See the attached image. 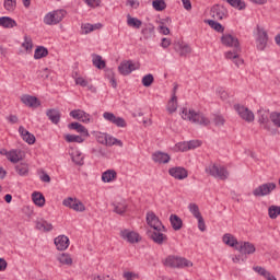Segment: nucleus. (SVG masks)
I'll return each instance as SVG.
<instances>
[{
  "instance_id": "f257e3e1",
  "label": "nucleus",
  "mask_w": 280,
  "mask_h": 280,
  "mask_svg": "<svg viewBox=\"0 0 280 280\" xmlns=\"http://www.w3.org/2000/svg\"><path fill=\"white\" fill-rule=\"evenodd\" d=\"M221 43L225 47H233V50H229L225 52L226 60H233L236 67H241V65H244V59L240 58L242 47L240 46V39H237V37L231 34H223L221 37Z\"/></svg>"
},
{
  "instance_id": "f03ea898",
  "label": "nucleus",
  "mask_w": 280,
  "mask_h": 280,
  "mask_svg": "<svg viewBox=\"0 0 280 280\" xmlns=\"http://www.w3.org/2000/svg\"><path fill=\"white\" fill-rule=\"evenodd\" d=\"M180 117L185 121H190L191 124H197L198 126H209V124H211V120H209L205 114L194 109L183 108Z\"/></svg>"
},
{
  "instance_id": "7ed1b4c3",
  "label": "nucleus",
  "mask_w": 280,
  "mask_h": 280,
  "mask_svg": "<svg viewBox=\"0 0 280 280\" xmlns=\"http://www.w3.org/2000/svg\"><path fill=\"white\" fill-rule=\"evenodd\" d=\"M163 264L166 266V268H191V266H194L191 260H187V258H182L178 256H167L163 260Z\"/></svg>"
},
{
  "instance_id": "20e7f679",
  "label": "nucleus",
  "mask_w": 280,
  "mask_h": 280,
  "mask_svg": "<svg viewBox=\"0 0 280 280\" xmlns=\"http://www.w3.org/2000/svg\"><path fill=\"white\" fill-rule=\"evenodd\" d=\"M275 189H277L276 183H265L253 190V196L264 198L265 196H270Z\"/></svg>"
},
{
  "instance_id": "39448f33",
  "label": "nucleus",
  "mask_w": 280,
  "mask_h": 280,
  "mask_svg": "<svg viewBox=\"0 0 280 280\" xmlns=\"http://www.w3.org/2000/svg\"><path fill=\"white\" fill-rule=\"evenodd\" d=\"M164 233H167V228L148 231L150 240H152V242L159 246H163V244L167 242V235Z\"/></svg>"
},
{
  "instance_id": "423d86ee",
  "label": "nucleus",
  "mask_w": 280,
  "mask_h": 280,
  "mask_svg": "<svg viewBox=\"0 0 280 280\" xmlns=\"http://www.w3.org/2000/svg\"><path fill=\"white\" fill-rule=\"evenodd\" d=\"M256 31V47L259 51H264L268 45V32L259 25H257Z\"/></svg>"
},
{
  "instance_id": "0eeeda50",
  "label": "nucleus",
  "mask_w": 280,
  "mask_h": 280,
  "mask_svg": "<svg viewBox=\"0 0 280 280\" xmlns=\"http://www.w3.org/2000/svg\"><path fill=\"white\" fill-rule=\"evenodd\" d=\"M65 14H67V11L65 10H57L49 12L44 18V23L46 25H58L62 19H65Z\"/></svg>"
},
{
  "instance_id": "6e6552de",
  "label": "nucleus",
  "mask_w": 280,
  "mask_h": 280,
  "mask_svg": "<svg viewBox=\"0 0 280 280\" xmlns=\"http://www.w3.org/2000/svg\"><path fill=\"white\" fill-rule=\"evenodd\" d=\"M206 171L210 174V176L220 178V180H226V178H229V171L224 166L212 164Z\"/></svg>"
},
{
  "instance_id": "1a4fd4ad",
  "label": "nucleus",
  "mask_w": 280,
  "mask_h": 280,
  "mask_svg": "<svg viewBox=\"0 0 280 280\" xmlns=\"http://www.w3.org/2000/svg\"><path fill=\"white\" fill-rule=\"evenodd\" d=\"M234 109L236 110L241 119H244V121H247V124H252V121H255V114L250 109H248V107L237 104L234 105Z\"/></svg>"
},
{
  "instance_id": "9d476101",
  "label": "nucleus",
  "mask_w": 280,
  "mask_h": 280,
  "mask_svg": "<svg viewBox=\"0 0 280 280\" xmlns=\"http://www.w3.org/2000/svg\"><path fill=\"white\" fill-rule=\"evenodd\" d=\"M62 205L63 207H68L69 209H72L73 211H79L80 213L86 211V207L84 206V203L73 197H68L63 199Z\"/></svg>"
},
{
  "instance_id": "9b49d317",
  "label": "nucleus",
  "mask_w": 280,
  "mask_h": 280,
  "mask_svg": "<svg viewBox=\"0 0 280 280\" xmlns=\"http://www.w3.org/2000/svg\"><path fill=\"white\" fill-rule=\"evenodd\" d=\"M210 16L214 21H222L229 16V10L224 5L214 4L210 10Z\"/></svg>"
},
{
  "instance_id": "f8f14e48",
  "label": "nucleus",
  "mask_w": 280,
  "mask_h": 280,
  "mask_svg": "<svg viewBox=\"0 0 280 280\" xmlns=\"http://www.w3.org/2000/svg\"><path fill=\"white\" fill-rule=\"evenodd\" d=\"M103 118L106 121H109V124H114V126H117V128H126V126H128V124H126V119L115 116V114L110 112H105L103 114Z\"/></svg>"
},
{
  "instance_id": "ddd939ff",
  "label": "nucleus",
  "mask_w": 280,
  "mask_h": 280,
  "mask_svg": "<svg viewBox=\"0 0 280 280\" xmlns=\"http://www.w3.org/2000/svg\"><path fill=\"white\" fill-rule=\"evenodd\" d=\"M258 122L260 124V128H264V130H267L268 132L272 130L270 124V115L268 112H266V109L258 110Z\"/></svg>"
},
{
  "instance_id": "4468645a",
  "label": "nucleus",
  "mask_w": 280,
  "mask_h": 280,
  "mask_svg": "<svg viewBox=\"0 0 280 280\" xmlns=\"http://www.w3.org/2000/svg\"><path fill=\"white\" fill-rule=\"evenodd\" d=\"M147 224L151 226V229L153 230L165 229V225H163L161 219H159V217H156V214L153 211L147 213Z\"/></svg>"
},
{
  "instance_id": "2eb2a0df",
  "label": "nucleus",
  "mask_w": 280,
  "mask_h": 280,
  "mask_svg": "<svg viewBox=\"0 0 280 280\" xmlns=\"http://www.w3.org/2000/svg\"><path fill=\"white\" fill-rule=\"evenodd\" d=\"M70 117L73 119H78L83 124H91V114L82 110V109H73L70 112Z\"/></svg>"
},
{
  "instance_id": "dca6fc26",
  "label": "nucleus",
  "mask_w": 280,
  "mask_h": 280,
  "mask_svg": "<svg viewBox=\"0 0 280 280\" xmlns=\"http://www.w3.org/2000/svg\"><path fill=\"white\" fill-rule=\"evenodd\" d=\"M120 237L122 240H126V242H129V244H137L140 242L139 233L132 232L130 230H122L120 232Z\"/></svg>"
},
{
  "instance_id": "f3484780",
  "label": "nucleus",
  "mask_w": 280,
  "mask_h": 280,
  "mask_svg": "<svg viewBox=\"0 0 280 280\" xmlns=\"http://www.w3.org/2000/svg\"><path fill=\"white\" fill-rule=\"evenodd\" d=\"M118 71L120 75H130L132 71H137V68L135 67V63H132V61L127 60L120 62V65L118 66Z\"/></svg>"
},
{
  "instance_id": "a211bd4d",
  "label": "nucleus",
  "mask_w": 280,
  "mask_h": 280,
  "mask_svg": "<svg viewBox=\"0 0 280 280\" xmlns=\"http://www.w3.org/2000/svg\"><path fill=\"white\" fill-rule=\"evenodd\" d=\"M236 250L242 253V255H253L256 250L255 244L250 242H241L238 246H236Z\"/></svg>"
},
{
  "instance_id": "6ab92c4d",
  "label": "nucleus",
  "mask_w": 280,
  "mask_h": 280,
  "mask_svg": "<svg viewBox=\"0 0 280 280\" xmlns=\"http://www.w3.org/2000/svg\"><path fill=\"white\" fill-rule=\"evenodd\" d=\"M168 174L173 176V178H176L177 180H185V178H187L188 176L187 170L180 166L170 168Z\"/></svg>"
},
{
  "instance_id": "aec40b11",
  "label": "nucleus",
  "mask_w": 280,
  "mask_h": 280,
  "mask_svg": "<svg viewBox=\"0 0 280 280\" xmlns=\"http://www.w3.org/2000/svg\"><path fill=\"white\" fill-rule=\"evenodd\" d=\"M55 246L57 250H67L69 248V237L66 235H59L55 240Z\"/></svg>"
},
{
  "instance_id": "412c9836",
  "label": "nucleus",
  "mask_w": 280,
  "mask_h": 280,
  "mask_svg": "<svg viewBox=\"0 0 280 280\" xmlns=\"http://www.w3.org/2000/svg\"><path fill=\"white\" fill-rule=\"evenodd\" d=\"M46 117H48L51 124L58 126V124H60V118L62 117V114H60V110L57 108H50L46 110Z\"/></svg>"
},
{
  "instance_id": "4be33fe9",
  "label": "nucleus",
  "mask_w": 280,
  "mask_h": 280,
  "mask_svg": "<svg viewBox=\"0 0 280 280\" xmlns=\"http://www.w3.org/2000/svg\"><path fill=\"white\" fill-rule=\"evenodd\" d=\"M143 40H152L156 36L153 24H145L141 30Z\"/></svg>"
},
{
  "instance_id": "5701e85b",
  "label": "nucleus",
  "mask_w": 280,
  "mask_h": 280,
  "mask_svg": "<svg viewBox=\"0 0 280 280\" xmlns=\"http://www.w3.org/2000/svg\"><path fill=\"white\" fill-rule=\"evenodd\" d=\"M112 206L114 207V213H117L118 215H124V213L128 211V202H126L125 199L115 201Z\"/></svg>"
},
{
  "instance_id": "b1692460",
  "label": "nucleus",
  "mask_w": 280,
  "mask_h": 280,
  "mask_svg": "<svg viewBox=\"0 0 280 280\" xmlns=\"http://www.w3.org/2000/svg\"><path fill=\"white\" fill-rule=\"evenodd\" d=\"M68 128L69 130H75L79 135H82V137H90L89 129L80 122H71L68 125Z\"/></svg>"
},
{
  "instance_id": "393cba45",
  "label": "nucleus",
  "mask_w": 280,
  "mask_h": 280,
  "mask_svg": "<svg viewBox=\"0 0 280 280\" xmlns=\"http://www.w3.org/2000/svg\"><path fill=\"white\" fill-rule=\"evenodd\" d=\"M166 109L171 115L172 113H176V110H178V97L176 96V86L174 88L173 96L168 101Z\"/></svg>"
},
{
  "instance_id": "a878e982",
  "label": "nucleus",
  "mask_w": 280,
  "mask_h": 280,
  "mask_svg": "<svg viewBox=\"0 0 280 280\" xmlns=\"http://www.w3.org/2000/svg\"><path fill=\"white\" fill-rule=\"evenodd\" d=\"M22 102L25 106H30L31 108H38L40 106V101L36 96L24 95L22 96Z\"/></svg>"
},
{
  "instance_id": "bb28decb",
  "label": "nucleus",
  "mask_w": 280,
  "mask_h": 280,
  "mask_svg": "<svg viewBox=\"0 0 280 280\" xmlns=\"http://www.w3.org/2000/svg\"><path fill=\"white\" fill-rule=\"evenodd\" d=\"M16 21L10 16L0 18V27H4L5 30H12V27H16Z\"/></svg>"
},
{
  "instance_id": "cd10ccee",
  "label": "nucleus",
  "mask_w": 280,
  "mask_h": 280,
  "mask_svg": "<svg viewBox=\"0 0 280 280\" xmlns=\"http://www.w3.org/2000/svg\"><path fill=\"white\" fill-rule=\"evenodd\" d=\"M152 159L154 163H170V154L158 151L153 153Z\"/></svg>"
},
{
  "instance_id": "c85d7f7f",
  "label": "nucleus",
  "mask_w": 280,
  "mask_h": 280,
  "mask_svg": "<svg viewBox=\"0 0 280 280\" xmlns=\"http://www.w3.org/2000/svg\"><path fill=\"white\" fill-rule=\"evenodd\" d=\"M170 222L174 231H180L183 229V219H180V217L171 214Z\"/></svg>"
},
{
  "instance_id": "c756f323",
  "label": "nucleus",
  "mask_w": 280,
  "mask_h": 280,
  "mask_svg": "<svg viewBox=\"0 0 280 280\" xmlns=\"http://www.w3.org/2000/svg\"><path fill=\"white\" fill-rule=\"evenodd\" d=\"M103 183H113L117 180V172L115 170H107L102 174Z\"/></svg>"
},
{
  "instance_id": "7c9ffc66",
  "label": "nucleus",
  "mask_w": 280,
  "mask_h": 280,
  "mask_svg": "<svg viewBox=\"0 0 280 280\" xmlns=\"http://www.w3.org/2000/svg\"><path fill=\"white\" fill-rule=\"evenodd\" d=\"M5 156L11 163H19V161L23 159L21 158V151L19 150L5 151Z\"/></svg>"
},
{
  "instance_id": "2f4dec72",
  "label": "nucleus",
  "mask_w": 280,
  "mask_h": 280,
  "mask_svg": "<svg viewBox=\"0 0 280 280\" xmlns=\"http://www.w3.org/2000/svg\"><path fill=\"white\" fill-rule=\"evenodd\" d=\"M57 260L62 264V266H73V258L70 254L61 253L57 256Z\"/></svg>"
},
{
  "instance_id": "473e14b6",
  "label": "nucleus",
  "mask_w": 280,
  "mask_h": 280,
  "mask_svg": "<svg viewBox=\"0 0 280 280\" xmlns=\"http://www.w3.org/2000/svg\"><path fill=\"white\" fill-rule=\"evenodd\" d=\"M223 242L226 244V246H231L232 248H237V246H240L237 238H235V236H233V234L230 233L223 235Z\"/></svg>"
},
{
  "instance_id": "72a5a7b5",
  "label": "nucleus",
  "mask_w": 280,
  "mask_h": 280,
  "mask_svg": "<svg viewBox=\"0 0 280 280\" xmlns=\"http://www.w3.org/2000/svg\"><path fill=\"white\" fill-rule=\"evenodd\" d=\"M175 49H176V51L179 52V56L182 58H185V57L189 56V54H191V46L187 45V44H185V45L177 44Z\"/></svg>"
},
{
  "instance_id": "f704fd0d",
  "label": "nucleus",
  "mask_w": 280,
  "mask_h": 280,
  "mask_svg": "<svg viewBox=\"0 0 280 280\" xmlns=\"http://www.w3.org/2000/svg\"><path fill=\"white\" fill-rule=\"evenodd\" d=\"M92 63L96 69H106V61L100 55H92Z\"/></svg>"
},
{
  "instance_id": "c9c22d12",
  "label": "nucleus",
  "mask_w": 280,
  "mask_h": 280,
  "mask_svg": "<svg viewBox=\"0 0 280 280\" xmlns=\"http://www.w3.org/2000/svg\"><path fill=\"white\" fill-rule=\"evenodd\" d=\"M36 229H38V231L49 232L54 230V225L46 220H39L36 222Z\"/></svg>"
},
{
  "instance_id": "e433bc0d",
  "label": "nucleus",
  "mask_w": 280,
  "mask_h": 280,
  "mask_svg": "<svg viewBox=\"0 0 280 280\" xmlns=\"http://www.w3.org/2000/svg\"><path fill=\"white\" fill-rule=\"evenodd\" d=\"M49 56V50L45 48L44 46H38L35 49L34 58L35 60H40V58H47Z\"/></svg>"
},
{
  "instance_id": "4c0bfd02",
  "label": "nucleus",
  "mask_w": 280,
  "mask_h": 280,
  "mask_svg": "<svg viewBox=\"0 0 280 280\" xmlns=\"http://www.w3.org/2000/svg\"><path fill=\"white\" fill-rule=\"evenodd\" d=\"M127 25L129 27H135L136 30H139L141 27V25H143V22L137 18L127 15Z\"/></svg>"
},
{
  "instance_id": "58836bf2",
  "label": "nucleus",
  "mask_w": 280,
  "mask_h": 280,
  "mask_svg": "<svg viewBox=\"0 0 280 280\" xmlns=\"http://www.w3.org/2000/svg\"><path fill=\"white\" fill-rule=\"evenodd\" d=\"M32 199L37 207H45V196L40 192H33Z\"/></svg>"
},
{
  "instance_id": "ea45409f",
  "label": "nucleus",
  "mask_w": 280,
  "mask_h": 280,
  "mask_svg": "<svg viewBox=\"0 0 280 280\" xmlns=\"http://www.w3.org/2000/svg\"><path fill=\"white\" fill-rule=\"evenodd\" d=\"M15 171L20 176H27L30 172V166L27 163H20L15 166Z\"/></svg>"
},
{
  "instance_id": "a19ab883",
  "label": "nucleus",
  "mask_w": 280,
  "mask_h": 280,
  "mask_svg": "<svg viewBox=\"0 0 280 280\" xmlns=\"http://www.w3.org/2000/svg\"><path fill=\"white\" fill-rule=\"evenodd\" d=\"M105 145H108V147L118 145V148H124V142L113 136L107 135V140L105 142Z\"/></svg>"
},
{
  "instance_id": "79ce46f5",
  "label": "nucleus",
  "mask_w": 280,
  "mask_h": 280,
  "mask_svg": "<svg viewBox=\"0 0 280 280\" xmlns=\"http://www.w3.org/2000/svg\"><path fill=\"white\" fill-rule=\"evenodd\" d=\"M71 160L75 165H84V156H82L80 151L72 152Z\"/></svg>"
},
{
  "instance_id": "37998d69",
  "label": "nucleus",
  "mask_w": 280,
  "mask_h": 280,
  "mask_svg": "<svg viewBox=\"0 0 280 280\" xmlns=\"http://www.w3.org/2000/svg\"><path fill=\"white\" fill-rule=\"evenodd\" d=\"M268 215L271 220H277L280 215V206H270L268 208Z\"/></svg>"
},
{
  "instance_id": "c03bdc74",
  "label": "nucleus",
  "mask_w": 280,
  "mask_h": 280,
  "mask_svg": "<svg viewBox=\"0 0 280 280\" xmlns=\"http://www.w3.org/2000/svg\"><path fill=\"white\" fill-rule=\"evenodd\" d=\"M65 140L68 143H84V138H82L81 136H75V135H67L65 137Z\"/></svg>"
},
{
  "instance_id": "a18cd8bd",
  "label": "nucleus",
  "mask_w": 280,
  "mask_h": 280,
  "mask_svg": "<svg viewBox=\"0 0 280 280\" xmlns=\"http://www.w3.org/2000/svg\"><path fill=\"white\" fill-rule=\"evenodd\" d=\"M207 23L215 32H219V33L224 32V26H222V24H220V22H218L215 20H208Z\"/></svg>"
},
{
  "instance_id": "49530a36",
  "label": "nucleus",
  "mask_w": 280,
  "mask_h": 280,
  "mask_svg": "<svg viewBox=\"0 0 280 280\" xmlns=\"http://www.w3.org/2000/svg\"><path fill=\"white\" fill-rule=\"evenodd\" d=\"M152 5L156 12H163L167 8L165 0H153Z\"/></svg>"
},
{
  "instance_id": "de8ad7c7",
  "label": "nucleus",
  "mask_w": 280,
  "mask_h": 280,
  "mask_svg": "<svg viewBox=\"0 0 280 280\" xmlns=\"http://www.w3.org/2000/svg\"><path fill=\"white\" fill-rule=\"evenodd\" d=\"M188 209L190 213L194 215V218H200L202 217V213H200V208L196 203H189Z\"/></svg>"
},
{
  "instance_id": "09e8293b",
  "label": "nucleus",
  "mask_w": 280,
  "mask_h": 280,
  "mask_svg": "<svg viewBox=\"0 0 280 280\" xmlns=\"http://www.w3.org/2000/svg\"><path fill=\"white\" fill-rule=\"evenodd\" d=\"M3 5L8 12H14L16 10V0H4Z\"/></svg>"
},
{
  "instance_id": "8fccbe9b",
  "label": "nucleus",
  "mask_w": 280,
  "mask_h": 280,
  "mask_svg": "<svg viewBox=\"0 0 280 280\" xmlns=\"http://www.w3.org/2000/svg\"><path fill=\"white\" fill-rule=\"evenodd\" d=\"M270 120L272 121L273 126H276V128H280V113L279 112H272L270 114Z\"/></svg>"
},
{
  "instance_id": "3c124183",
  "label": "nucleus",
  "mask_w": 280,
  "mask_h": 280,
  "mask_svg": "<svg viewBox=\"0 0 280 280\" xmlns=\"http://www.w3.org/2000/svg\"><path fill=\"white\" fill-rule=\"evenodd\" d=\"M154 83V75L152 74H145L143 78H142V84L143 86H152V84Z\"/></svg>"
},
{
  "instance_id": "603ef678",
  "label": "nucleus",
  "mask_w": 280,
  "mask_h": 280,
  "mask_svg": "<svg viewBox=\"0 0 280 280\" xmlns=\"http://www.w3.org/2000/svg\"><path fill=\"white\" fill-rule=\"evenodd\" d=\"M22 47H24V49H26V51H30V49H32L34 47V44L32 42V37L25 35Z\"/></svg>"
},
{
  "instance_id": "864d4df0",
  "label": "nucleus",
  "mask_w": 280,
  "mask_h": 280,
  "mask_svg": "<svg viewBox=\"0 0 280 280\" xmlns=\"http://www.w3.org/2000/svg\"><path fill=\"white\" fill-rule=\"evenodd\" d=\"M201 143L198 140H191L187 142L186 147L183 150H194L196 148H200Z\"/></svg>"
},
{
  "instance_id": "5fc2aeb1",
  "label": "nucleus",
  "mask_w": 280,
  "mask_h": 280,
  "mask_svg": "<svg viewBox=\"0 0 280 280\" xmlns=\"http://www.w3.org/2000/svg\"><path fill=\"white\" fill-rule=\"evenodd\" d=\"M82 34H91V32H95V26L93 24L86 23L81 25Z\"/></svg>"
},
{
  "instance_id": "6e6d98bb",
  "label": "nucleus",
  "mask_w": 280,
  "mask_h": 280,
  "mask_svg": "<svg viewBox=\"0 0 280 280\" xmlns=\"http://www.w3.org/2000/svg\"><path fill=\"white\" fill-rule=\"evenodd\" d=\"M23 141H25L26 143H28V145H34V143H36V137L28 132L24 138Z\"/></svg>"
},
{
  "instance_id": "4d7b16f0",
  "label": "nucleus",
  "mask_w": 280,
  "mask_h": 280,
  "mask_svg": "<svg viewBox=\"0 0 280 280\" xmlns=\"http://www.w3.org/2000/svg\"><path fill=\"white\" fill-rule=\"evenodd\" d=\"M108 135L107 133H97L96 136V140L98 143H101L102 145H106V141H107Z\"/></svg>"
},
{
  "instance_id": "13d9d810",
  "label": "nucleus",
  "mask_w": 280,
  "mask_h": 280,
  "mask_svg": "<svg viewBox=\"0 0 280 280\" xmlns=\"http://www.w3.org/2000/svg\"><path fill=\"white\" fill-rule=\"evenodd\" d=\"M38 78H40L42 80H47L49 78V68H45L43 70H39L37 72Z\"/></svg>"
},
{
  "instance_id": "bf43d9fd",
  "label": "nucleus",
  "mask_w": 280,
  "mask_h": 280,
  "mask_svg": "<svg viewBox=\"0 0 280 280\" xmlns=\"http://www.w3.org/2000/svg\"><path fill=\"white\" fill-rule=\"evenodd\" d=\"M196 220H198L199 231H201V232L207 231V224L205 223V218H202V215H201V217H198Z\"/></svg>"
},
{
  "instance_id": "052dcab7",
  "label": "nucleus",
  "mask_w": 280,
  "mask_h": 280,
  "mask_svg": "<svg viewBox=\"0 0 280 280\" xmlns=\"http://www.w3.org/2000/svg\"><path fill=\"white\" fill-rule=\"evenodd\" d=\"M75 84H78L79 86H83V88H86L89 86V81H86L84 78L82 77H78L75 79Z\"/></svg>"
},
{
  "instance_id": "680f3d73",
  "label": "nucleus",
  "mask_w": 280,
  "mask_h": 280,
  "mask_svg": "<svg viewBox=\"0 0 280 280\" xmlns=\"http://www.w3.org/2000/svg\"><path fill=\"white\" fill-rule=\"evenodd\" d=\"M213 121H214L215 126H224V124H225L224 117H222L220 115L214 116Z\"/></svg>"
},
{
  "instance_id": "e2e57ef3",
  "label": "nucleus",
  "mask_w": 280,
  "mask_h": 280,
  "mask_svg": "<svg viewBox=\"0 0 280 280\" xmlns=\"http://www.w3.org/2000/svg\"><path fill=\"white\" fill-rule=\"evenodd\" d=\"M254 270L255 272H258L259 275H261V277H266L267 273L269 272L268 270L259 266L254 267Z\"/></svg>"
},
{
  "instance_id": "0e129e2a",
  "label": "nucleus",
  "mask_w": 280,
  "mask_h": 280,
  "mask_svg": "<svg viewBox=\"0 0 280 280\" xmlns=\"http://www.w3.org/2000/svg\"><path fill=\"white\" fill-rule=\"evenodd\" d=\"M158 30L160 34H163L164 36L170 35V27L167 26L159 25Z\"/></svg>"
},
{
  "instance_id": "69168bd1",
  "label": "nucleus",
  "mask_w": 280,
  "mask_h": 280,
  "mask_svg": "<svg viewBox=\"0 0 280 280\" xmlns=\"http://www.w3.org/2000/svg\"><path fill=\"white\" fill-rule=\"evenodd\" d=\"M233 264H240V261H246V257L243 255H237L232 257Z\"/></svg>"
},
{
  "instance_id": "338daca9",
  "label": "nucleus",
  "mask_w": 280,
  "mask_h": 280,
  "mask_svg": "<svg viewBox=\"0 0 280 280\" xmlns=\"http://www.w3.org/2000/svg\"><path fill=\"white\" fill-rule=\"evenodd\" d=\"M124 278L125 279H137L139 278V275L135 273V272H130V271H127L124 273Z\"/></svg>"
},
{
  "instance_id": "774afa93",
  "label": "nucleus",
  "mask_w": 280,
  "mask_h": 280,
  "mask_svg": "<svg viewBox=\"0 0 280 280\" xmlns=\"http://www.w3.org/2000/svg\"><path fill=\"white\" fill-rule=\"evenodd\" d=\"M183 7L189 12L191 10V0H182Z\"/></svg>"
}]
</instances>
